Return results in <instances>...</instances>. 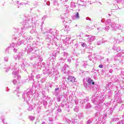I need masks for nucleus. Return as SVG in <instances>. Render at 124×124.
Listing matches in <instances>:
<instances>
[{
  "mask_svg": "<svg viewBox=\"0 0 124 124\" xmlns=\"http://www.w3.org/2000/svg\"><path fill=\"white\" fill-rule=\"evenodd\" d=\"M67 79L69 83L70 82V83H72L73 84L75 83V81L76 80V78H75L74 77L72 76H69L67 78Z\"/></svg>",
  "mask_w": 124,
  "mask_h": 124,
  "instance_id": "1",
  "label": "nucleus"
},
{
  "mask_svg": "<svg viewBox=\"0 0 124 124\" xmlns=\"http://www.w3.org/2000/svg\"><path fill=\"white\" fill-rule=\"evenodd\" d=\"M87 82L89 84L94 85V82H93V80L91 78L88 79Z\"/></svg>",
  "mask_w": 124,
  "mask_h": 124,
  "instance_id": "2",
  "label": "nucleus"
},
{
  "mask_svg": "<svg viewBox=\"0 0 124 124\" xmlns=\"http://www.w3.org/2000/svg\"><path fill=\"white\" fill-rule=\"evenodd\" d=\"M77 18H79V13L77 12L76 14Z\"/></svg>",
  "mask_w": 124,
  "mask_h": 124,
  "instance_id": "3",
  "label": "nucleus"
},
{
  "mask_svg": "<svg viewBox=\"0 0 124 124\" xmlns=\"http://www.w3.org/2000/svg\"><path fill=\"white\" fill-rule=\"evenodd\" d=\"M59 90H60V88L58 87L55 88V91H59Z\"/></svg>",
  "mask_w": 124,
  "mask_h": 124,
  "instance_id": "4",
  "label": "nucleus"
},
{
  "mask_svg": "<svg viewBox=\"0 0 124 124\" xmlns=\"http://www.w3.org/2000/svg\"><path fill=\"white\" fill-rule=\"evenodd\" d=\"M99 67L100 68H102L103 67V65H99Z\"/></svg>",
  "mask_w": 124,
  "mask_h": 124,
  "instance_id": "5",
  "label": "nucleus"
},
{
  "mask_svg": "<svg viewBox=\"0 0 124 124\" xmlns=\"http://www.w3.org/2000/svg\"><path fill=\"white\" fill-rule=\"evenodd\" d=\"M85 45H86V44H85V43H83V44H81V46L82 47H84L85 46Z\"/></svg>",
  "mask_w": 124,
  "mask_h": 124,
  "instance_id": "6",
  "label": "nucleus"
}]
</instances>
